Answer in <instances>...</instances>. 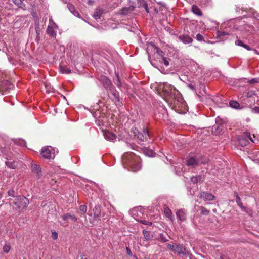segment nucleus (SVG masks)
Masks as SVG:
<instances>
[{"instance_id": "nucleus-44", "label": "nucleus", "mask_w": 259, "mask_h": 259, "mask_svg": "<svg viewBox=\"0 0 259 259\" xmlns=\"http://www.w3.org/2000/svg\"><path fill=\"white\" fill-rule=\"evenodd\" d=\"M248 82L250 84H253V83L257 82V81L256 79L254 78V79H252L251 80H249L248 81Z\"/></svg>"}, {"instance_id": "nucleus-45", "label": "nucleus", "mask_w": 259, "mask_h": 259, "mask_svg": "<svg viewBox=\"0 0 259 259\" xmlns=\"http://www.w3.org/2000/svg\"><path fill=\"white\" fill-rule=\"evenodd\" d=\"M56 182L57 181L55 179H51V181H50V183L51 185H54Z\"/></svg>"}, {"instance_id": "nucleus-11", "label": "nucleus", "mask_w": 259, "mask_h": 259, "mask_svg": "<svg viewBox=\"0 0 259 259\" xmlns=\"http://www.w3.org/2000/svg\"><path fill=\"white\" fill-rule=\"evenodd\" d=\"M104 87L107 89L112 90L114 87L112 84L111 81L107 77H104L102 79Z\"/></svg>"}, {"instance_id": "nucleus-10", "label": "nucleus", "mask_w": 259, "mask_h": 259, "mask_svg": "<svg viewBox=\"0 0 259 259\" xmlns=\"http://www.w3.org/2000/svg\"><path fill=\"white\" fill-rule=\"evenodd\" d=\"M178 38L185 44H188L193 42V39L187 35H180Z\"/></svg>"}, {"instance_id": "nucleus-50", "label": "nucleus", "mask_w": 259, "mask_h": 259, "mask_svg": "<svg viewBox=\"0 0 259 259\" xmlns=\"http://www.w3.org/2000/svg\"><path fill=\"white\" fill-rule=\"evenodd\" d=\"M190 88H191V89H194V87H192V86H190Z\"/></svg>"}, {"instance_id": "nucleus-22", "label": "nucleus", "mask_w": 259, "mask_h": 259, "mask_svg": "<svg viewBox=\"0 0 259 259\" xmlns=\"http://www.w3.org/2000/svg\"><path fill=\"white\" fill-rule=\"evenodd\" d=\"M94 215L95 218H98L101 215L100 207L99 205H96L93 208Z\"/></svg>"}, {"instance_id": "nucleus-36", "label": "nucleus", "mask_w": 259, "mask_h": 259, "mask_svg": "<svg viewBox=\"0 0 259 259\" xmlns=\"http://www.w3.org/2000/svg\"><path fill=\"white\" fill-rule=\"evenodd\" d=\"M51 237L54 240H56L58 238V233L56 231L52 232Z\"/></svg>"}, {"instance_id": "nucleus-29", "label": "nucleus", "mask_w": 259, "mask_h": 259, "mask_svg": "<svg viewBox=\"0 0 259 259\" xmlns=\"http://www.w3.org/2000/svg\"><path fill=\"white\" fill-rule=\"evenodd\" d=\"M202 177L200 175H197L195 176H193L191 178V181L192 182H193L194 184L197 183L199 181H200L201 180Z\"/></svg>"}, {"instance_id": "nucleus-35", "label": "nucleus", "mask_w": 259, "mask_h": 259, "mask_svg": "<svg viewBox=\"0 0 259 259\" xmlns=\"http://www.w3.org/2000/svg\"><path fill=\"white\" fill-rule=\"evenodd\" d=\"M196 39L197 40L200 41H204V38H203V36L201 34H199V33H198L196 35Z\"/></svg>"}, {"instance_id": "nucleus-2", "label": "nucleus", "mask_w": 259, "mask_h": 259, "mask_svg": "<svg viewBox=\"0 0 259 259\" xmlns=\"http://www.w3.org/2000/svg\"><path fill=\"white\" fill-rule=\"evenodd\" d=\"M162 94L165 97H171L176 94L178 91L174 86L167 82H163L161 87Z\"/></svg>"}, {"instance_id": "nucleus-1", "label": "nucleus", "mask_w": 259, "mask_h": 259, "mask_svg": "<svg viewBox=\"0 0 259 259\" xmlns=\"http://www.w3.org/2000/svg\"><path fill=\"white\" fill-rule=\"evenodd\" d=\"M122 163L125 167L130 168L134 172L141 168L140 157L132 152L125 153L122 157Z\"/></svg>"}, {"instance_id": "nucleus-6", "label": "nucleus", "mask_w": 259, "mask_h": 259, "mask_svg": "<svg viewBox=\"0 0 259 259\" xmlns=\"http://www.w3.org/2000/svg\"><path fill=\"white\" fill-rule=\"evenodd\" d=\"M172 251L178 254H183L186 256L188 252L186 250V247L182 244H175Z\"/></svg>"}, {"instance_id": "nucleus-43", "label": "nucleus", "mask_w": 259, "mask_h": 259, "mask_svg": "<svg viewBox=\"0 0 259 259\" xmlns=\"http://www.w3.org/2000/svg\"><path fill=\"white\" fill-rule=\"evenodd\" d=\"M166 245L168 248L171 249L172 251L173 250L175 244H167Z\"/></svg>"}, {"instance_id": "nucleus-4", "label": "nucleus", "mask_w": 259, "mask_h": 259, "mask_svg": "<svg viewBox=\"0 0 259 259\" xmlns=\"http://www.w3.org/2000/svg\"><path fill=\"white\" fill-rule=\"evenodd\" d=\"M13 203L18 208L24 209L27 207L29 202L26 197L23 196H19L15 199Z\"/></svg>"}, {"instance_id": "nucleus-3", "label": "nucleus", "mask_w": 259, "mask_h": 259, "mask_svg": "<svg viewBox=\"0 0 259 259\" xmlns=\"http://www.w3.org/2000/svg\"><path fill=\"white\" fill-rule=\"evenodd\" d=\"M132 132L134 134L135 137L141 141H146L148 140L149 137L148 131L146 128H143L140 131L136 127H133Z\"/></svg>"}, {"instance_id": "nucleus-26", "label": "nucleus", "mask_w": 259, "mask_h": 259, "mask_svg": "<svg viewBox=\"0 0 259 259\" xmlns=\"http://www.w3.org/2000/svg\"><path fill=\"white\" fill-rule=\"evenodd\" d=\"M143 234H144L145 239L147 241L151 240V238H152V235L151 232L149 231L144 230Z\"/></svg>"}, {"instance_id": "nucleus-47", "label": "nucleus", "mask_w": 259, "mask_h": 259, "mask_svg": "<svg viewBox=\"0 0 259 259\" xmlns=\"http://www.w3.org/2000/svg\"><path fill=\"white\" fill-rule=\"evenodd\" d=\"M127 253L130 256H132V254L130 249L128 247H126Z\"/></svg>"}, {"instance_id": "nucleus-41", "label": "nucleus", "mask_w": 259, "mask_h": 259, "mask_svg": "<svg viewBox=\"0 0 259 259\" xmlns=\"http://www.w3.org/2000/svg\"><path fill=\"white\" fill-rule=\"evenodd\" d=\"M253 112L255 113L259 114V107L255 106L252 110Z\"/></svg>"}, {"instance_id": "nucleus-9", "label": "nucleus", "mask_w": 259, "mask_h": 259, "mask_svg": "<svg viewBox=\"0 0 259 259\" xmlns=\"http://www.w3.org/2000/svg\"><path fill=\"white\" fill-rule=\"evenodd\" d=\"M176 215L181 221H185L187 219L186 211L183 209L177 210Z\"/></svg>"}, {"instance_id": "nucleus-34", "label": "nucleus", "mask_w": 259, "mask_h": 259, "mask_svg": "<svg viewBox=\"0 0 259 259\" xmlns=\"http://www.w3.org/2000/svg\"><path fill=\"white\" fill-rule=\"evenodd\" d=\"M161 62L163 63L166 66H168L169 65V61L163 57L161 58Z\"/></svg>"}, {"instance_id": "nucleus-7", "label": "nucleus", "mask_w": 259, "mask_h": 259, "mask_svg": "<svg viewBox=\"0 0 259 259\" xmlns=\"http://www.w3.org/2000/svg\"><path fill=\"white\" fill-rule=\"evenodd\" d=\"M198 159L197 158V156L195 155L194 156L190 157L187 160V165L188 166H191L193 167H195L197 166H198Z\"/></svg>"}, {"instance_id": "nucleus-5", "label": "nucleus", "mask_w": 259, "mask_h": 259, "mask_svg": "<svg viewBox=\"0 0 259 259\" xmlns=\"http://www.w3.org/2000/svg\"><path fill=\"white\" fill-rule=\"evenodd\" d=\"M40 153L42 157L47 159H52L55 157V153L48 147H43Z\"/></svg>"}, {"instance_id": "nucleus-42", "label": "nucleus", "mask_w": 259, "mask_h": 259, "mask_svg": "<svg viewBox=\"0 0 259 259\" xmlns=\"http://www.w3.org/2000/svg\"><path fill=\"white\" fill-rule=\"evenodd\" d=\"M225 35H227V33L225 32H221V31L218 32V36L219 37H221V36Z\"/></svg>"}, {"instance_id": "nucleus-46", "label": "nucleus", "mask_w": 259, "mask_h": 259, "mask_svg": "<svg viewBox=\"0 0 259 259\" xmlns=\"http://www.w3.org/2000/svg\"><path fill=\"white\" fill-rule=\"evenodd\" d=\"M141 222L143 224H146V225H147V224H150V225L152 224L151 223H149L148 221H147L146 220H142L141 221Z\"/></svg>"}, {"instance_id": "nucleus-38", "label": "nucleus", "mask_w": 259, "mask_h": 259, "mask_svg": "<svg viewBox=\"0 0 259 259\" xmlns=\"http://www.w3.org/2000/svg\"><path fill=\"white\" fill-rule=\"evenodd\" d=\"M10 249V246L9 245H5L3 247V250L5 252L8 253Z\"/></svg>"}, {"instance_id": "nucleus-48", "label": "nucleus", "mask_w": 259, "mask_h": 259, "mask_svg": "<svg viewBox=\"0 0 259 259\" xmlns=\"http://www.w3.org/2000/svg\"><path fill=\"white\" fill-rule=\"evenodd\" d=\"M158 54H159L160 56H162V57H163V54H164V53H163V52L162 51H161V50H158Z\"/></svg>"}, {"instance_id": "nucleus-33", "label": "nucleus", "mask_w": 259, "mask_h": 259, "mask_svg": "<svg viewBox=\"0 0 259 259\" xmlns=\"http://www.w3.org/2000/svg\"><path fill=\"white\" fill-rule=\"evenodd\" d=\"M13 2L19 7H22L24 6L22 0H13Z\"/></svg>"}, {"instance_id": "nucleus-24", "label": "nucleus", "mask_w": 259, "mask_h": 259, "mask_svg": "<svg viewBox=\"0 0 259 259\" xmlns=\"http://www.w3.org/2000/svg\"><path fill=\"white\" fill-rule=\"evenodd\" d=\"M60 72L62 73H66V74H69L71 73V70L68 68L67 66H60L59 67Z\"/></svg>"}, {"instance_id": "nucleus-14", "label": "nucleus", "mask_w": 259, "mask_h": 259, "mask_svg": "<svg viewBox=\"0 0 259 259\" xmlns=\"http://www.w3.org/2000/svg\"><path fill=\"white\" fill-rule=\"evenodd\" d=\"M198 159V166L200 164H207L209 159L206 156L196 155Z\"/></svg>"}, {"instance_id": "nucleus-23", "label": "nucleus", "mask_w": 259, "mask_h": 259, "mask_svg": "<svg viewBox=\"0 0 259 259\" xmlns=\"http://www.w3.org/2000/svg\"><path fill=\"white\" fill-rule=\"evenodd\" d=\"M234 195L236 197V202L237 203L238 205L242 209H244V207L243 206V203L241 201V199L240 197L238 196V194L236 192H235Z\"/></svg>"}, {"instance_id": "nucleus-20", "label": "nucleus", "mask_w": 259, "mask_h": 259, "mask_svg": "<svg viewBox=\"0 0 259 259\" xmlns=\"http://www.w3.org/2000/svg\"><path fill=\"white\" fill-rule=\"evenodd\" d=\"M47 33L50 36L55 37L56 35V33L54 30V27L52 25H48L47 29Z\"/></svg>"}, {"instance_id": "nucleus-39", "label": "nucleus", "mask_w": 259, "mask_h": 259, "mask_svg": "<svg viewBox=\"0 0 259 259\" xmlns=\"http://www.w3.org/2000/svg\"><path fill=\"white\" fill-rule=\"evenodd\" d=\"M113 95L114 96V97H115V99H116L117 100L119 101V93L118 92L115 91V92H113Z\"/></svg>"}, {"instance_id": "nucleus-32", "label": "nucleus", "mask_w": 259, "mask_h": 259, "mask_svg": "<svg viewBox=\"0 0 259 259\" xmlns=\"http://www.w3.org/2000/svg\"><path fill=\"white\" fill-rule=\"evenodd\" d=\"M201 213L203 215H208L209 213V211L205 207L201 206L200 207Z\"/></svg>"}, {"instance_id": "nucleus-16", "label": "nucleus", "mask_w": 259, "mask_h": 259, "mask_svg": "<svg viewBox=\"0 0 259 259\" xmlns=\"http://www.w3.org/2000/svg\"><path fill=\"white\" fill-rule=\"evenodd\" d=\"M103 13L104 10L103 9L97 8L94 14V17L96 20L100 19Z\"/></svg>"}, {"instance_id": "nucleus-13", "label": "nucleus", "mask_w": 259, "mask_h": 259, "mask_svg": "<svg viewBox=\"0 0 259 259\" xmlns=\"http://www.w3.org/2000/svg\"><path fill=\"white\" fill-rule=\"evenodd\" d=\"M104 136L105 139L110 141H113L116 139V136L109 131H105Z\"/></svg>"}, {"instance_id": "nucleus-49", "label": "nucleus", "mask_w": 259, "mask_h": 259, "mask_svg": "<svg viewBox=\"0 0 259 259\" xmlns=\"http://www.w3.org/2000/svg\"><path fill=\"white\" fill-rule=\"evenodd\" d=\"M145 10H146V11L148 12L147 5L146 4H145Z\"/></svg>"}, {"instance_id": "nucleus-12", "label": "nucleus", "mask_w": 259, "mask_h": 259, "mask_svg": "<svg viewBox=\"0 0 259 259\" xmlns=\"http://www.w3.org/2000/svg\"><path fill=\"white\" fill-rule=\"evenodd\" d=\"M31 170L33 173L37 175V176L39 178L41 176V168L40 166L37 165L35 163H32L31 164Z\"/></svg>"}, {"instance_id": "nucleus-15", "label": "nucleus", "mask_w": 259, "mask_h": 259, "mask_svg": "<svg viewBox=\"0 0 259 259\" xmlns=\"http://www.w3.org/2000/svg\"><path fill=\"white\" fill-rule=\"evenodd\" d=\"M61 218L65 221H68L69 219L72 220L74 222L77 221V218L75 215L69 213H67L62 215Z\"/></svg>"}, {"instance_id": "nucleus-17", "label": "nucleus", "mask_w": 259, "mask_h": 259, "mask_svg": "<svg viewBox=\"0 0 259 259\" xmlns=\"http://www.w3.org/2000/svg\"><path fill=\"white\" fill-rule=\"evenodd\" d=\"M6 165L10 168L15 169L18 167L17 162L8 160L5 162Z\"/></svg>"}, {"instance_id": "nucleus-21", "label": "nucleus", "mask_w": 259, "mask_h": 259, "mask_svg": "<svg viewBox=\"0 0 259 259\" xmlns=\"http://www.w3.org/2000/svg\"><path fill=\"white\" fill-rule=\"evenodd\" d=\"M246 137L241 138L239 140L240 144H241V145H243V144L246 145L247 144L249 143L248 139L250 140L251 141L253 142V140L252 139V138L250 135L247 136V138L246 139Z\"/></svg>"}, {"instance_id": "nucleus-8", "label": "nucleus", "mask_w": 259, "mask_h": 259, "mask_svg": "<svg viewBox=\"0 0 259 259\" xmlns=\"http://www.w3.org/2000/svg\"><path fill=\"white\" fill-rule=\"evenodd\" d=\"M200 197L204 201H211L215 198V197L212 194L205 192H202Z\"/></svg>"}, {"instance_id": "nucleus-28", "label": "nucleus", "mask_w": 259, "mask_h": 259, "mask_svg": "<svg viewBox=\"0 0 259 259\" xmlns=\"http://www.w3.org/2000/svg\"><path fill=\"white\" fill-rule=\"evenodd\" d=\"M164 212L165 216L168 218H170V217L172 215L171 210L168 207L165 206L164 208Z\"/></svg>"}, {"instance_id": "nucleus-18", "label": "nucleus", "mask_w": 259, "mask_h": 259, "mask_svg": "<svg viewBox=\"0 0 259 259\" xmlns=\"http://www.w3.org/2000/svg\"><path fill=\"white\" fill-rule=\"evenodd\" d=\"M134 10V7L132 6H130L128 7H124L121 10V13L122 15H126L128 13L133 12Z\"/></svg>"}, {"instance_id": "nucleus-31", "label": "nucleus", "mask_w": 259, "mask_h": 259, "mask_svg": "<svg viewBox=\"0 0 259 259\" xmlns=\"http://www.w3.org/2000/svg\"><path fill=\"white\" fill-rule=\"evenodd\" d=\"M115 74H116V78H115V84L118 87H121V85H122V83L121 82V81H120V78H119V74L117 73H116L115 72Z\"/></svg>"}, {"instance_id": "nucleus-25", "label": "nucleus", "mask_w": 259, "mask_h": 259, "mask_svg": "<svg viewBox=\"0 0 259 259\" xmlns=\"http://www.w3.org/2000/svg\"><path fill=\"white\" fill-rule=\"evenodd\" d=\"M235 45H237V46H239L245 48L246 49H247V50H251V49H250V47L249 46L244 44L240 40H237L235 41Z\"/></svg>"}, {"instance_id": "nucleus-37", "label": "nucleus", "mask_w": 259, "mask_h": 259, "mask_svg": "<svg viewBox=\"0 0 259 259\" xmlns=\"http://www.w3.org/2000/svg\"><path fill=\"white\" fill-rule=\"evenodd\" d=\"M67 7L71 12L73 13L74 11V7L72 4H68Z\"/></svg>"}, {"instance_id": "nucleus-27", "label": "nucleus", "mask_w": 259, "mask_h": 259, "mask_svg": "<svg viewBox=\"0 0 259 259\" xmlns=\"http://www.w3.org/2000/svg\"><path fill=\"white\" fill-rule=\"evenodd\" d=\"M230 107L234 109H238L240 107V104L236 101H231L229 103Z\"/></svg>"}, {"instance_id": "nucleus-19", "label": "nucleus", "mask_w": 259, "mask_h": 259, "mask_svg": "<svg viewBox=\"0 0 259 259\" xmlns=\"http://www.w3.org/2000/svg\"><path fill=\"white\" fill-rule=\"evenodd\" d=\"M191 10L194 14L199 16H201L202 15V12L201 10L197 6L195 5H193Z\"/></svg>"}, {"instance_id": "nucleus-40", "label": "nucleus", "mask_w": 259, "mask_h": 259, "mask_svg": "<svg viewBox=\"0 0 259 259\" xmlns=\"http://www.w3.org/2000/svg\"><path fill=\"white\" fill-rule=\"evenodd\" d=\"M9 196L15 197V192L13 190H10L8 192Z\"/></svg>"}, {"instance_id": "nucleus-30", "label": "nucleus", "mask_w": 259, "mask_h": 259, "mask_svg": "<svg viewBox=\"0 0 259 259\" xmlns=\"http://www.w3.org/2000/svg\"><path fill=\"white\" fill-rule=\"evenodd\" d=\"M87 207L85 205H82L79 207V213L80 215L84 214L86 213Z\"/></svg>"}]
</instances>
